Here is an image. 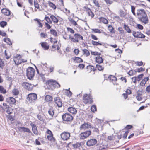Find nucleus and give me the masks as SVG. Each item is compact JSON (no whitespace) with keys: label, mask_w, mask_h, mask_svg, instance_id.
Segmentation results:
<instances>
[{"label":"nucleus","mask_w":150,"mask_h":150,"mask_svg":"<svg viewBox=\"0 0 150 150\" xmlns=\"http://www.w3.org/2000/svg\"><path fill=\"white\" fill-rule=\"evenodd\" d=\"M105 2H106V4L108 5L109 6L111 4H112L113 2L110 0H104Z\"/></svg>","instance_id":"51"},{"label":"nucleus","mask_w":150,"mask_h":150,"mask_svg":"<svg viewBox=\"0 0 150 150\" xmlns=\"http://www.w3.org/2000/svg\"><path fill=\"white\" fill-rule=\"evenodd\" d=\"M0 92L1 93L5 94L6 93V90L2 86H0Z\"/></svg>","instance_id":"38"},{"label":"nucleus","mask_w":150,"mask_h":150,"mask_svg":"<svg viewBox=\"0 0 150 150\" xmlns=\"http://www.w3.org/2000/svg\"><path fill=\"white\" fill-rule=\"evenodd\" d=\"M91 126L90 124L84 123L81 125L80 127L81 130H85L88 129L89 128H91Z\"/></svg>","instance_id":"12"},{"label":"nucleus","mask_w":150,"mask_h":150,"mask_svg":"<svg viewBox=\"0 0 150 150\" xmlns=\"http://www.w3.org/2000/svg\"><path fill=\"white\" fill-rule=\"evenodd\" d=\"M47 138L50 141H52L54 139L53 135H48L47 136Z\"/></svg>","instance_id":"54"},{"label":"nucleus","mask_w":150,"mask_h":150,"mask_svg":"<svg viewBox=\"0 0 150 150\" xmlns=\"http://www.w3.org/2000/svg\"><path fill=\"white\" fill-rule=\"evenodd\" d=\"M131 11L133 14L136 16V14L135 12V7L133 6H131Z\"/></svg>","instance_id":"50"},{"label":"nucleus","mask_w":150,"mask_h":150,"mask_svg":"<svg viewBox=\"0 0 150 150\" xmlns=\"http://www.w3.org/2000/svg\"><path fill=\"white\" fill-rule=\"evenodd\" d=\"M82 51L83 54L86 55V56H88L90 54L89 51L86 49H83L82 50Z\"/></svg>","instance_id":"33"},{"label":"nucleus","mask_w":150,"mask_h":150,"mask_svg":"<svg viewBox=\"0 0 150 150\" xmlns=\"http://www.w3.org/2000/svg\"><path fill=\"white\" fill-rule=\"evenodd\" d=\"M48 4L50 6L54 9H55L56 8V6L53 3L51 2L50 1H48Z\"/></svg>","instance_id":"31"},{"label":"nucleus","mask_w":150,"mask_h":150,"mask_svg":"<svg viewBox=\"0 0 150 150\" xmlns=\"http://www.w3.org/2000/svg\"><path fill=\"white\" fill-rule=\"evenodd\" d=\"M50 32L51 34L53 35L54 36H57L58 35L57 32L54 29H51L50 30Z\"/></svg>","instance_id":"34"},{"label":"nucleus","mask_w":150,"mask_h":150,"mask_svg":"<svg viewBox=\"0 0 150 150\" xmlns=\"http://www.w3.org/2000/svg\"><path fill=\"white\" fill-rule=\"evenodd\" d=\"M79 51L78 49H75L74 50V52L76 55H77L79 54Z\"/></svg>","instance_id":"63"},{"label":"nucleus","mask_w":150,"mask_h":150,"mask_svg":"<svg viewBox=\"0 0 150 150\" xmlns=\"http://www.w3.org/2000/svg\"><path fill=\"white\" fill-rule=\"evenodd\" d=\"M7 109L8 110L6 111V112L8 114H11L12 113V110L9 107Z\"/></svg>","instance_id":"48"},{"label":"nucleus","mask_w":150,"mask_h":150,"mask_svg":"<svg viewBox=\"0 0 150 150\" xmlns=\"http://www.w3.org/2000/svg\"><path fill=\"white\" fill-rule=\"evenodd\" d=\"M69 38L71 42L74 43H77L79 42V39L82 40H83V37L77 33L74 34V37H71L69 35Z\"/></svg>","instance_id":"4"},{"label":"nucleus","mask_w":150,"mask_h":150,"mask_svg":"<svg viewBox=\"0 0 150 150\" xmlns=\"http://www.w3.org/2000/svg\"><path fill=\"white\" fill-rule=\"evenodd\" d=\"M54 100L55 104L58 107H61L62 106V103L59 97H55L54 98Z\"/></svg>","instance_id":"11"},{"label":"nucleus","mask_w":150,"mask_h":150,"mask_svg":"<svg viewBox=\"0 0 150 150\" xmlns=\"http://www.w3.org/2000/svg\"><path fill=\"white\" fill-rule=\"evenodd\" d=\"M42 48L44 50H47L49 49V46L46 42H42L40 43Z\"/></svg>","instance_id":"17"},{"label":"nucleus","mask_w":150,"mask_h":150,"mask_svg":"<svg viewBox=\"0 0 150 150\" xmlns=\"http://www.w3.org/2000/svg\"><path fill=\"white\" fill-rule=\"evenodd\" d=\"M67 30L69 31L71 33L73 34L74 33V30L72 29L71 28H67Z\"/></svg>","instance_id":"61"},{"label":"nucleus","mask_w":150,"mask_h":150,"mask_svg":"<svg viewBox=\"0 0 150 150\" xmlns=\"http://www.w3.org/2000/svg\"><path fill=\"white\" fill-rule=\"evenodd\" d=\"M8 102L11 104H14L16 103V100L14 98L11 97L9 98Z\"/></svg>","instance_id":"28"},{"label":"nucleus","mask_w":150,"mask_h":150,"mask_svg":"<svg viewBox=\"0 0 150 150\" xmlns=\"http://www.w3.org/2000/svg\"><path fill=\"white\" fill-rule=\"evenodd\" d=\"M50 18L54 23H57L59 21L57 17L53 15H51L50 16Z\"/></svg>","instance_id":"23"},{"label":"nucleus","mask_w":150,"mask_h":150,"mask_svg":"<svg viewBox=\"0 0 150 150\" xmlns=\"http://www.w3.org/2000/svg\"><path fill=\"white\" fill-rule=\"evenodd\" d=\"M119 14L121 17H125L127 15V13L126 11H124L122 10H121L120 11Z\"/></svg>","instance_id":"26"},{"label":"nucleus","mask_w":150,"mask_h":150,"mask_svg":"<svg viewBox=\"0 0 150 150\" xmlns=\"http://www.w3.org/2000/svg\"><path fill=\"white\" fill-rule=\"evenodd\" d=\"M37 117L38 118V119L40 121H42L43 120V118L39 115H37Z\"/></svg>","instance_id":"60"},{"label":"nucleus","mask_w":150,"mask_h":150,"mask_svg":"<svg viewBox=\"0 0 150 150\" xmlns=\"http://www.w3.org/2000/svg\"><path fill=\"white\" fill-rule=\"evenodd\" d=\"M99 20L100 22H103L105 24H107L108 23V20L104 18L100 17L99 18Z\"/></svg>","instance_id":"27"},{"label":"nucleus","mask_w":150,"mask_h":150,"mask_svg":"<svg viewBox=\"0 0 150 150\" xmlns=\"http://www.w3.org/2000/svg\"><path fill=\"white\" fill-rule=\"evenodd\" d=\"M118 30L119 31V32L120 33H121L122 34L123 33L124 31V30H123V29L121 27H119L118 28Z\"/></svg>","instance_id":"64"},{"label":"nucleus","mask_w":150,"mask_h":150,"mask_svg":"<svg viewBox=\"0 0 150 150\" xmlns=\"http://www.w3.org/2000/svg\"><path fill=\"white\" fill-rule=\"evenodd\" d=\"M91 110L93 112H94L96 110V106L94 105H93L91 107Z\"/></svg>","instance_id":"47"},{"label":"nucleus","mask_w":150,"mask_h":150,"mask_svg":"<svg viewBox=\"0 0 150 150\" xmlns=\"http://www.w3.org/2000/svg\"><path fill=\"white\" fill-rule=\"evenodd\" d=\"M137 15L139 20L144 24H147L149 20L145 11L144 9H139L137 10Z\"/></svg>","instance_id":"1"},{"label":"nucleus","mask_w":150,"mask_h":150,"mask_svg":"<svg viewBox=\"0 0 150 150\" xmlns=\"http://www.w3.org/2000/svg\"><path fill=\"white\" fill-rule=\"evenodd\" d=\"M1 12L5 15L9 16L10 14V11L8 9L3 8L1 10Z\"/></svg>","instance_id":"20"},{"label":"nucleus","mask_w":150,"mask_h":150,"mask_svg":"<svg viewBox=\"0 0 150 150\" xmlns=\"http://www.w3.org/2000/svg\"><path fill=\"white\" fill-rule=\"evenodd\" d=\"M4 41L9 45H12V43L11 42L10 39L8 38H6L4 39Z\"/></svg>","instance_id":"40"},{"label":"nucleus","mask_w":150,"mask_h":150,"mask_svg":"<svg viewBox=\"0 0 150 150\" xmlns=\"http://www.w3.org/2000/svg\"><path fill=\"white\" fill-rule=\"evenodd\" d=\"M49 115L52 117L54 114V110L52 108H50L48 111Z\"/></svg>","instance_id":"30"},{"label":"nucleus","mask_w":150,"mask_h":150,"mask_svg":"<svg viewBox=\"0 0 150 150\" xmlns=\"http://www.w3.org/2000/svg\"><path fill=\"white\" fill-rule=\"evenodd\" d=\"M85 10L87 12L89 16H90L93 18L94 17V15L93 13L90 9L88 7H85Z\"/></svg>","instance_id":"14"},{"label":"nucleus","mask_w":150,"mask_h":150,"mask_svg":"<svg viewBox=\"0 0 150 150\" xmlns=\"http://www.w3.org/2000/svg\"><path fill=\"white\" fill-rule=\"evenodd\" d=\"M97 143V141L94 139L88 140L86 142V145L88 146H93L95 145Z\"/></svg>","instance_id":"10"},{"label":"nucleus","mask_w":150,"mask_h":150,"mask_svg":"<svg viewBox=\"0 0 150 150\" xmlns=\"http://www.w3.org/2000/svg\"><path fill=\"white\" fill-rule=\"evenodd\" d=\"M142 95L140 93L137 92L136 98L137 100L138 101H140L142 99Z\"/></svg>","instance_id":"29"},{"label":"nucleus","mask_w":150,"mask_h":150,"mask_svg":"<svg viewBox=\"0 0 150 150\" xmlns=\"http://www.w3.org/2000/svg\"><path fill=\"white\" fill-rule=\"evenodd\" d=\"M45 19L47 22V23H48L49 24L52 23V21L50 20V18L49 17L47 16L45 17Z\"/></svg>","instance_id":"46"},{"label":"nucleus","mask_w":150,"mask_h":150,"mask_svg":"<svg viewBox=\"0 0 150 150\" xmlns=\"http://www.w3.org/2000/svg\"><path fill=\"white\" fill-rule=\"evenodd\" d=\"M61 138L64 141L67 140L70 137V133L68 132H64L60 134Z\"/></svg>","instance_id":"8"},{"label":"nucleus","mask_w":150,"mask_h":150,"mask_svg":"<svg viewBox=\"0 0 150 150\" xmlns=\"http://www.w3.org/2000/svg\"><path fill=\"white\" fill-rule=\"evenodd\" d=\"M124 28L125 30L128 33H131V30L129 28L127 25H126L125 24H124Z\"/></svg>","instance_id":"37"},{"label":"nucleus","mask_w":150,"mask_h":150,"mask_svg":"<svg viewBox=\"0 0 150 150\" xmlns=\"http://www.w3.org/2000/svg\"><path fill=\"white\" fill-rule=\"evenodd\" d=\"M35 21H37V23L39 27L42 28V24L40 22V21L38 19H34Z\"/></svg>","instance_id":"44"},{"label":"nucleus","mask_w":150,"mask_h":150,"mask_svg":"<svg viewBox=\"0 0 150 150\" xmlns=\"http://www.w3.org/2000/svg\"><path fill=\"white\" fill-rule=\"evenodd\" d=\"M47 35L46 33H41L40 34V36L41 38H45L47 37Z\"/></svg>","instance_id":"49"},{"label":"nucleus","mask_w":150,"mask_h":150,"mask_svg":"<svg viewBox=\"0 0 150 150\" xmlns=\"http://www.w3.org/2000/svg\"><path fill=\"white\" fill-rule=\"evenodd\" d=\"M34 6L35 8H37V9L39 8V5L38 3L35 1L34 2Z\"/></svg>","instance_id":"59"},{"label":"nucleus","mask_w":150,"mask_h":150,"mask_svg":"<svg viewBox=\"0 0 150 150\" xmlns=\"http://www.w3.org/2000/svg\"><path fill=\"white\" fill-rule=\"evenodd\" d=\"M45 99L46 101L50 102L52 100V97L50 95H47L45 97Z\"/></svg>","instance_id":"24"},{"label":"nucleus","mask_w":150,"mask_h":150,"mask_svg":"<svg viewBox=\"0 0 150 150\" xmlns=\"http://www.w3.org/2000/svg\"><path fill=\"white\" fill-rule=\"evenodd\" d=\"M81 146V143H80L77 142L73 145V147L75 148H79Z\"/></svg>","instance_id":"39"},{"label":"nucleus","mask_w":150,"mask_h":150,"mask_svg":"<svg viewBox=\"0 0 150 150\" xmlns=\"http://www.w3.org/2000/svg\"><path fill=\"white\" fill-rule=\"evenodd\" d=\"M97 68L100 71H101L103 70L104 67H103L100 64H97L96 65Z\"/></svg>","instance_id":"36"},{"label":"nucleus","mask_w":150,"mask_h":150,"mask_svg":"<svg viewBox=\"0 0 150 150\" xmlns=\"http://www.w3.org/2000/svg\"><path fill=\"white\" fill-rule=\"evenodd\" d=\"M62 117L63 120L67 122L71 121L73 119L72 116L68 113H66L63 114L62 116Z\"/></svg>","instance_id":"6"},{"label":"nucleus","mask_w":150,"mask_h":150,"mask_svg":"<svg viewBox=\"0 0 150 150\" xmlns=\"http://www.w3.org/2000/svg\"><path fill=\"white\" fill-rule=\"evenodd\" d=\"M13 60L15 64L17 65L21 64L23 62L21 61V60L18 59L17 57H15L13 59Z\"/></svg>","instance_id":"21"},{"label":"nucleus","mask_w":150,"mask_h":150,"mask_svg":"<svg viewBox=\"0 0 150 150\" xmlns=\"http://www.w3.org/2000/svg\"><path fill=\"white\" fill-rule=\"evenodd\" d=\"M4 66V62L0 58V67L2 68Z\"/></svg>","instance_id":"53"},{"label":"nucleus","mask_w":150,"mask_h":150,"mask_svg":"<svg viewBox=\"0 0 150 150\" xmlns=\"http://www.w3.org/2000/svg\"><path fill=\"white\" fill-rule=\"evenodd\" d=\"M137 27L139 29L142 30L143 28V26L140 24H137Z\"/></svg>","instance_id":"62"},{"label":"nucleus","mask_w":150,"mask_h":150,"mask_svg":"<svg viewBox=\"0 0 150 150\" xmlns=\"http://www.w3.org/2000/svg\"><path fill=\"white\" fill-rule=\"evenodd\" d=\"M140 34H141V32H139L133 31V35L135 37L138 38Z\"/></svg>","instance_id":"41"},{"label":"nucleus","mask_w":150,"mask_h":150,"mask_svg":"<svg viewBox=\"0 0 150 150\" xmlns=\"http://www.w3.org/2000/svg\"><path fill=\"white\" fill-rule=\"evenodd\" d=\"M68 110L69 112L74 114H76L77 112L76 109L72 107H69L68 108Z\"/></svg>","instance_id":"16"},{"label":"nucleus","mask_w":150,"mask_h":150,"mask_svg":"<svg viewBox=\"0 0 150 150\" xmlns=\"http://www.w3.org/2000/svg\"><path fill=\"white\" fill-rule=\"evenodd\" d=\"M18 129L20 131L23 132H27L30 133L31 132V131L28 128L24 127H20L18 128Z\"/></svg>","instance_id":"19"},{"label":"nucleus","mask_w":150,"mask_h":150,"mask_svg":"<svg viewBox=\"0 0 150 150\" xmlns=\"http://www.w3.org/2000/svg\"><path fill=\"white\" fill-rule=\"evenodd\" d=\"M12 93L14 95H17L19 93L18 90L16 88L13 89L12 91Z\"/></svg>","instance_id":"32"},{"label":"nucleus","mask_w":150,"mask_h":150,"mask_svg":"<svg viewBox=\"0 0 150 150\" xmlns=\"http://www.w3.org/2000/svg\"><path fill=\"white\" fill-rule=\"evenodd\" d=\"M35 72L33 68L28 67L26 70V75L28 79L30 80L32 79L34 76Z\"/></svg>","instance_id":"3"},{"label":"nucleus","mask_w":150,"mask_h":150,"mask_svg":"<svg viewBox=\"0 0 150 150\" xmlns=\"http://www.w3.org/2000/svg\"><path fill=\"white\" fill-rule=\"evenodd\" d=\"M143 76V74H141L138 75L137 77V80L139 81L140 80V79L142 78Z\"/></svg>","instance_id":"58"},{"label":"nucleus","mask_w":150,"mask_h":150,"mask_svg":"<svg viewBox=\"0 0 150 150\" xmlns=\"http://www.w3.org/2000/svg\"><path fill=\"white\" fill-rule=\"evenodd\" d=\"M7 25V23L6 22L4 21H2L0 22V25L2 27H4L5 26H6Z\"/></svg>","instance_id":"45"},{"label":"nucleus","mask_w":150,"mask_h":150,"mask_svg":"<svg viewBox=\"0 0 150 150\" xmlns=\"http://www.w3.org/2000/svg\"><path fill=\"white\" fill-rule=\"evenodd\" d=\"M74 62L75 63H79L80 62H83V60L81 58L78 57H75L72 58Z\"/></svg>","instance_id":"15"},{"label":"nucleus","mask_w":150,"mask_h":150,"mask_svg":"<svg viewBox=\"0 0 150 150\" xmlns=\"http://www.w3.org/2000/svg\"><path fill=\"white\" fill-rule=\"evenodd\" d=\"M91 52L92 55H100V53H99L97 52L91 51Z\"/></svg>","instance_id":"52"},{"label":"nucleus","mask_w":150,"mask_h":150,"mask_svg":"<svg viewBox=\"0 0 150 150\" xmlns=\"http://www.w3.org/2000/svg\"><path fill=\"white\" fill-rule=\"evenodd\" d=\"M83 101L85 104L88 103L91 104L93 102L91 96L90 95L86 94L83 96Z\"/></svg>","instance_id":"5"},{"label":"nucleus","mask_w":150,"mask_h":150,"mask_svg":"<svg viewBox=\"0 0 150 150\" xmlns=\"http://www.w3.org/2000/svg\"><path fill=\"white\" fill-rule=\"evenodd\" d=\"M46 86L49 89L52 90L60 86V85L56 81L52 80H49L46 82Z\"/></svg>","instance_id":"2"},{"label":"nucleus","mask_w":150,"mask_h":150,"mask_svg":"<svg viewBox=\"0 0 150 150\" xmlns=\"http://www.w3.org/2000/svg\"><path fill=\"white\" fill-rule=\"evenodd\" d=\"M108 28L109 31L112 33H114L115 32L114 30V28L111 25H109L108 27Z\"/></svg>","instance_id":"42"},{"label":"nucleus","mask_w":150,"mask_h":150,"mask_svg":"<svg viewBox=\"0 0 150 150\" xmlns=\"http://www.w3.org/2000/svg\"><path fill=\"white\" fill-rule=\"evenodd\" d=\"M92 44L94 45L97 46L98 45H102L101 43H99L98 42L92 40L91 41Z\"/></svg>","instance_id":"43"},{"label":"nucleus","mask_w":150,"mask_h":150,"mask_svg":"<svg viewBox=\"0 0 150 150\" xmlns=\"http://www.w3.org/2000/svg\"><path fill=\"white\" fill-rule=\"evenodd\" d=\"M149 80V78L148 77H145L143 79L141 82L140 83V85L142 86H145V84L146 83V82Z\"/></svg>","instance_id":"22"},{"label":"nucleus","mask_w":150,"mask_h":150,"mask_svg":"<svg viewBox=\"0 0 150 150\" xmlns=\"http://www.w3.org/2000/svg\"><path fill=\"white\" fill-rule=\"evenodd\" d=\"M96 61L97 62L100 64L103 62V59L102 57L100 56H97L96 58Z\"/></svg>","instance_id":"25"},{"label":"nucleus","mask_w":150,"mask_h":150,"mask_svg":"<svg viewBox=\"0 0 150 150\" xmlns=\"http://www.w3.org/2000/svg\"><path fill=\"white\" fill-rule=\"evenodd\" d=\"M138 66H141L143 65V63L142 61L136 62L135 63Z\"/></svg>","instance_id":"57"},{"label":"nucleus","mask_w":150,"mask_h":150,"mask_svg":"<svg viewBox=\"0 0 150 150\" xmlns=\"http://www.w3.org/2000/svg\"><path fill=\"white\" fill-rule=\"evenodd\" d=\"M92 30L95 33H101L100 30L98 29H92Z\"/></svg>","instance_id":"55"},{"label":"nucleus","mask_w":150,"mask_h":150,"mask_svg":"<svg viewBox=\"0 0 150 150\" xmlns=\"http://www.w3.org/2000/svg\"><path fill=\"white\" fill-rule=\"evenodd\" d=\"M22 86L24 88L28 90H30L32 88V86L31 85L27 82H23L22 83Z\"/></svg>","instance_id":"13"},{"label":"nucleus","mask_w":150,"mask_h":150,"mask_svg":"<svg viewBox=\"0 0 150 150\" xmlns=\"http://www.w3.org/2000/svg\"><path fill=\"white\" fill-rule=\"evenodd\" d=\"M91 133V132L90 130L86 131L81 133L79 135V137L81 139H84L90 135Z\"/></svg>","instance_id":"7"},{"label":"nucleus","mask_w":150,"mask_h":150,"mask_svg":"<svg viewBox=\"0 0 150 150\" xmlns=\"http://www.w3.org/2000/svg\"><path fill=\"white\" fill-rule=\"evenodd\" d=\"M31 125L32 127V130L33 133L35 134H38V132L36 126L35 124H31Z\"/></svg>","instance_id":"18"},{"label":"nucleus","mask_w":150,"mask_h":150,"mask_svg":"<svg viewBox=\"0 0 150 150\" xmlns=\"http://www.w3.org/2000/svg\"><path fill=\"white\" fill-rule=\"evenodd\" d=\"M85 65L83 64H80L78 66V67L81 69H83L85 67Z\"/></svg>","instance_id":"56"},{"label":"nucleus","mask_w":150,"mask_h":150,"mask_svg":"<svg viewBox=\"0 0 150 150\" xmlns=\"http://www.w3.org/2000/svg\"><path fill=\"white\" fill-rule=\"evenodd\" d=\"M108 78L111 81H116L117 79L113 75L109 76L108 77Z\"/></svg>","instance_id":"35"},{"label":"nucleus","mask_w":150,"mask_h":150,"mask_svg":"<svg viewBox=\"0 0 150 150\" xmlns=\"http://www.w3.org/2000/svg\"><path fill=\"white\" fill-rule=\"evenodd\" d=\"M37 98V95L34 93L30 94L28 95V100L30 102L32 103L35 101Z\"/></svg>","instance_id":"9"}]
</instances>
